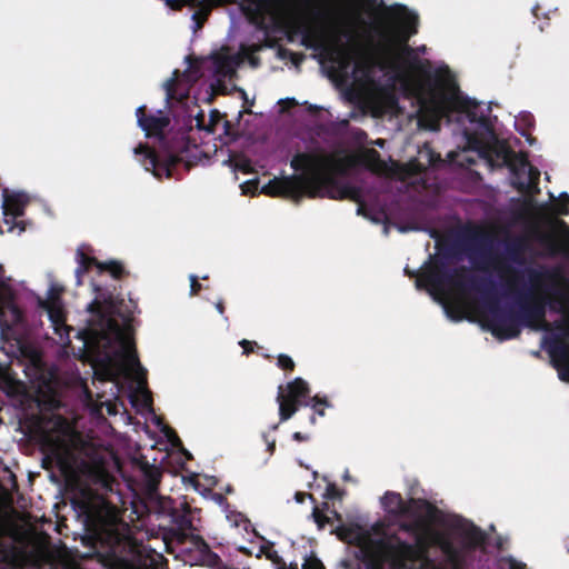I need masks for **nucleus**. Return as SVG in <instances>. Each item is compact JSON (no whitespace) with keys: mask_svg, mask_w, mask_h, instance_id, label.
I'll list each match as a JSON object with an SVG mask.
<instances>
[{"mask_svg":"<svg viewBox=\"0 0 569 569\" xmlns=\"http://www.w3.org/2000/svg\"><path fill=\"white\" fill-rule=\"evenodd\" d=\"M510 293H518L517 308H501L496 297L483 300L487 309L483 328L503 341L518 338L521 327L539 330L547 326V307L557 310L569 301V279L558 268L539 266L517 269L502 259L492 263Z\"/></svg>","mask_w":569,"mask_h":569,"instance_id":"1","label":"nucleus"},{"mask_svg":"<svg viewBox=\"0 0 569 569\" xmlns=\"http://www.w3.org/2000/svg\"><path fill=\"white\" fill-rule=\"evenodd\" d=\"M386 17L400 27L402 47L398 54L385 63L383 68H389L400 72L402 67L400 61L408 64L426 76V82L409 81L403 82V89L408 97L418 100V124L429 131H439L441 121L455 112H466L471 122L480 124L487 123L485 114L478 116L476 109L479 103L468 97L461 96L459 87L448 70H438L435 74L425 70L430 67L428 60L421 61L415 53V50L407 44L409 38L418 32V16L410 12L403 4H392L386 7Z\"/></svg>","mask_w":569,"mask_h":569,"instance_id":"2","label":"nucleus"},{"mask_svg":"<svg viewBox=\"0 0 569 569\" xmlns=\"http://www.w3.org/2000/svg\"><path fill=\"white\" fill-rule=\"evenodd\" d=\"M71 503L84 528L82 543L93 550L100 562L110 569H136L143 546L120 510L89 490L81 491Z\"/></svg>","mask_w":569,"mask_h":569,"instance_id":"3","label":"nucleus"},{"mask_svg":"<svg viewBox=\"0 0 569 569\" xmlns=\"http://www.w3.org/2000/svg\"><path fill=\"white\" fill-rule=\"evenodd\" d=\"M355 164L351 157H338L321 149L311 152H297L290 166L300 174L271 179L261 192L272 198H284L299 203L305 197L310 199H351L358 201L359 190L352 186H338L337 176H343Z\"/></svg>","mask_w":569,"mask_h":569,"instance_id":"4","label":"nucleus"},{"mask_svg":"<svg viewBox=\"0 0 569 569\" xmlns=\"http://www.w3.org/2000/svg\"><path fill=\"white\" fill-rule=\"evenodd\" d=\"M385 511L397 518H407L399 523V530L411 535L415 542L402 540L397 533H392L387 540L381 541L380 547L389 569H415L410 562H415L427 552L431 525L439 513L437 506L423 498H410L403 500L399 492L387 491L381 499Z\"/></svg>","mask_w":569,"mask_h":569,"instance_id":"5","label":"nucleus"},{"mask_svg":"<svg viewBox=\"0 0 569 569\" xmlns=\"http://www.w3.org/2000/svg\"><path fill=\"white\" fill-rule=\"evenodd\" d=\"M449 286L461 293L476 291L485 300L491 292L493 282L488 278L473 274L467 267L448 269L441 258H430L422 272L417 277V289H428L430 292L443 291Z\"/></svg>","mask_w":569,"mask_h":569,"instance_id":"6","label":"nucleus"},{"mask_svg":"<svg viewBox=\"0 0 569 569\" xmlns=\"http://www.w3.org/2000/svg\"><path fill=\"white\" fill-rule=\"evenodd\" d=\"M461 546H456L450 539L437 532L431 527L429 536V547L438 546L449 562L457 569H460L466 562L468 552L475 551L485 546L487 536L485 531L471 523L470 526L460 530Z\"/></svg>","mask_w":569,"mask_h":569,"instance_id":"7","label":"nucleus"},{"mask_svg":"<svg viewBox=\"0 0 569 569\" xmlns=\"http://www.w3.org/2000/svg\"><path fill=\"white\" fill-rule=\"evenodd\" d=\"M310 398V387L302 378H295L284 388L279 386L277 395L279 421L284 422L291 419L300 407L309 406Z\"/></svg>","mask_w":569,"mask_h":569,"instance_id":"8","label":"nucleus"},{"mask_svg":"<svg viewBox=\"0 0 569 569\" xmlns=\"http://www.w3.org/2000/svg\"><path fill=\"white\" fill-rule=\"evenodd\" d=\"M4 267L0 263V330L1 333L10 331L14 325L22 321V311L16 303V292L6 278Z\"/></svg>","mask_w":569,"mask_h":569,"instance_id":"9","label":"nucleus"},{"mask_svg":"<svg viewBox=\"0 0 569 569\" xmlns=\"http://www.w3.org/2000/svg\"><path fill=\"white\" fill-rule=\"evenodd\" d=\"M153 508L157 519L167 520L170 530L183 532L192 529L191 508L188 503L183 502L178 508L171 498H159Z\"/></svg>","mask_w":569,"mask_h":569,"instance_id":"10","label":"nucleus"},{"mask_svg":"<svg viewBox=\"0 0 569 569\" xmlns=\"http://www.w3.org/2000/svg\"><path fill=\"white\" fill-rule=\"evenodd\" d=\"M94 292L96 298L88 306L89 312L99 317L119 316L124 322L131 321L133 312L129 309L122 310L123 299L99 286H94Z\"/></svg>","mask_w":569,"mask_h":569,"instance_id":"11","label":"nucleus"},{"mask_svg":"<svg viewBox=\"0 0 569 569\" xmlns=\"http://www.w3.org/2000/svg\"><path fill=\"white\" fill-rule=\"evenodd\" d=\"M28 204V199L24 194L13 193L4 197L3 201V214H4V223L10 224L9 231H12L13 228H19V232H23L26 230V224L23 221H16L17 218L22 217L24 214L26 206Z\"/></svg>","mask_w":569,"mask_h":569,"instance_id":"12","label":"nucleus"},{"mask_svg":"<svg viewBox=\"0 0 569 569\" xmlns=\"http://www.w3.org/2000/svg\"><path fill=\"white\" fill-rule=\"evenodd\" d=\"M139 127L147 137L162 138L164 129L169 126L170 119L162 111L158 114H147L146 106H140L136 111Z\"/></svg>","mask_w":569,"mask_h":569,"instance_id":"13","label":"nucleus"},{"mask_svg":"<svg viewBox=\"0 0 569 569\" xmlns=\"http://www.w3.org/2000/svg\"><path fill=\"white\" fill-rule=\"evenodd\" d=\"M561 335L556 337L555 339L548 342V352L551 359L557 363H568L569 362V341L566 339L569 338V322H563L558 325L557 327Z\"/></svg>","mask_w":569,"mask_h":569,"instance_id":"14","label":"nucleus"},{"mask_svg":"<svg viewBox=\"0 0 569 569\" xmlns=\"http://www.w3.org/2000/svg\"><path fill=\"white\" fill-rule=\"evenodd\" d=\"M137 154H144L149 160V163L153 168H162L167 171V176L170 177L172 174V170L181 162V158L174 153H167L163 157L157 154L153 150H151L147 144H140L134 149Z\"/></svg>","mask_w":569,"mask_h":569,"instance_id":"15","label":"nucleus"},{"mask_svg":"<svg viewBox=\"0 0 569 569\" xmlns=\"http://www.w3.org/2000/svg\"><path fill=\"white\" fill-rule=\"evenodd\" d=\"M511 186L521 193H528L531 190H538V184L540 180V171L535 166L528 164L519 170L518 174H511Z\"/></svg>","mask_w":569,"mask_h":569,"instance_id":"16","label":"nucleus"},{"mask_svg":"<svg viewBox=\"0 0 569 569\" xmlns=\"http://www.w3.org/2000/svg\"><path fill=\"white\" fill-rule=\"evenodd\" d=\"M496 157L507 166L511 174H518L520 169L528 164V156L525 152H516L509 146L501 143L493 149Z\"/></svg>","mask_w":569,"mask_h":569,"instance_id":"17","label":"nucleus"},{"mask_svg":"<svg viewBox=\"0 0 569 569\" xmlns=\"http://www.w3.org/2000/svg\"><path fill=\"white\" fill-rule=\"evenodd\" d=\"M487 240V236L478 228H468L463 231L461 239L453 244L466 251L470 260L477 263L478 250L476 247L482 244Z\"/></svg>","mask_w":569,"mask_h":569,"instance_id":"18","label":"nucleus"},{"mask_svg":"<svg viewBox=\"0 0 569 569\" xmlns=\"http://www.w3.org/2000/svg\"><path fill=\"white\" fill-rule=\"evenodd\" d=\"M142 473L146 492L150 500L156 505V501L161 498L158 495V490L161 482L162 472L158 467L146 463L142 467Z\"/></svg>","mask_w":569,"mask_h":569,"instance_id":"19","label":"nucleus"},{"mask_svg":"<svg viewBox=\"0 0 569 569\" xmlns=\"http://www.w3.org/2000/svg\"><path fill=\"white\" fill-rule=\"evenodd\" d=\"M301 43L307 47V48H311V49H315V50H319V49H325V50H328L330 51L331 53H337V59H335L336 61L339 62V64L342 67V68H346L348 64H349V61H350V58L348 56V53L345 51V50H333V49H329L327 47H325L319 40H318V37L317 34H315L313 32H311L309 29H305L303 31V34H302V40H301Z\"/></svg>","mask_w":569,"mask_h":569,"instance_id":"20","label":"nucleus"},{"mask_svg":"<svg viewBox=\"0 0 569 569\" xmlns=\"http://www.w3.org/2000/svg\"><path fill=\"white\" fill-rule=\"evenodd\" d=\"M193 541L199 551V560L201 565L212 568L219 566L221 562L220 557L210 549L209 545L201 536H196Z\"/></svg>","mask_w":569,"mask_h":569,"instance_id":"21","label":"nucleus"},{"mask_svg":"<svg viewBox=\"0 0 569 569\" xmlns=\"http://www.w3.org/2000/svg\"><path fill=\"white\" fill-rule=\"evenodd\" d=\"M40 306L48 312L50 320L56 327L64 323L66 316L58 297H48L47 300L40 302Z\"/></svg>","mask_w":569,"mask_h":569,"instance_id":"22","label":"nucleus"},{"mask_svg":"<svg viewBox=\"0 0 569 569\" xmlns=\"http://www.w3.org/2000/svg\"><path fill=\"white\" fill-rule=\"evenodd\" d=\"M507 258L515 262L521 263L522 256L527 250V240L522 237H515L506 241Z\"/></svg>","mask_w":569,"mask_h":569,"instance_id":"23","label":"nucleus"},{"mask_svg":"<svg viewBox=\"0 0 569 569\" xmlns=\"http://www.w3.org/2000/svg\"><path fill=\"white\" fill-rule=\"evenodd\" d=\"M104 272H108L116 280H121L129 274L123 263L118 260L101 261L99 273Z\"/></svg>","mask_w":569,"mask_h":569,"instance_id":"24","label":"nucleus"},{"mask_svg":"<svg viewBox=\"0 0 569 569\" xmlns=\"http://www.w3.org/2000/svg\"><path fill=\"white\" fill-rule=\"evenodd\" d=\"M77 256L79 266L76 269V276L78 277V279H80L92 267H96L99 271V266L101 264V261H99L96 257L88 256L80 250H78ZM80 282L81 280H78V283Z\"/></svg>","mask_w":569,"mask_h":569,"instance_id":"25","label":"nucleus"},{"mask_svg":"<svg viewBox=\"0 0 569 569\" xmlns=\"http://www.w3.org/2000/svg\"><path fill=\"white\" fill-rule=\"evenodd\" d=\"M361 162L371 170L381 169L385 166L380 153L373 148L366 149L361 153Z\"/></svg>","mask_w":569,"mask_h":569,"instance_id":"26","label":"nucleus"},{"mask_svg":"<svg viewBox=\"0 0 569 569\" xmlns=\"http://www.w3.org/2000/svg\"><path fill=\"white\" fill-rule=\"evenodd\" d=\"M310 400L312 401V413L309 417V422L310 425H315L317 420L316 416L323 417L326 415L325 409L331 405L327 398H319L318 396L310 398Z\"/></svg>","mask_w":569,"mask_h":569,"instance_id":"27","label":"nucleus"},{"mask_svg":"<svg viewBox=\"0 0 569 569\" xmlns=\"http://www.w3.org/2000/svg\"><path fill=\"white\" fill-rule=\"evenodd\" d=\"M260 552L266 556L268 560H270L278 569H287L286 562L283 558L278 553L277 550L273 549V545L268 542L267 545H262L260 547Z\"/></svg>","mask_w":569,"mask_h":569,"instance_id":"28","label":"nucleus"},{"mask_svg":"<svg viewBox=\"0 0 569 569\" xmlns=\"http://www.w3.org/2000/svg\"><path fill=\"white\" fill-rule=\"evenodd\" d=\"M426 156L428 158L427 166L419 162L418 160L411 161L409 163V167L413 173H423L427 170L428 166H433L437 161L440 160V156L429 148L426 150Z\"/></svg>","mask_w":569,"mask_h":569,"instance_id":"29","label":"nucleus"},{"mask_svg":"<svg viewBox=\"0 0 569 569\" xmlns=\"http://www.w3.org/2000/svg\"><path fill=\"white\" fill-rule=\"evenodd\" d=\"M122 359L132 368H137L140 371H143V368L140 365L137 351L134 348H124L121 351Z\"/></svg>","mask_w":569,"mask_h":569,"instance_id":"30","label":"nucleus"},{"mask_svg":"<svg viewBox=\"0 0 569 569\" xmlns=\"http://www.w3.org/2000/svg\"><path fill=\"white\" fill-rule=\"evenodd\" d=\"M539 242L548 249L549 254H556L559 252L558 244L552 234L540 233L538 237Z\"/></svg>","mask_w":569,"mask_h":569,"instance_id":"31","label":"nucleus"},{"mask_svg":"<svg viewBox=\"0 0 569 569\" xmlns=\"http://www.w3.org/2000/svg\"><path fill=\"white\" fill-rule=\"evenodd\" d=\"M178 76H179V70H174L173 77L168 79L164 83L167 100L178 99L177 98Z\"/></svg>","mask_w":569,"mask_h":569,"instance_id":"32","label":"nucleus"},{"mask_svg":"<svg viewBox=\"0 0 569 569\" xmlns=\"http://www.w3.org/2000/svg\"><path fill=\"white\" fill-rule=\"evenodd\" d=\"M277 366L281 370L290 371V372L293 371L295 368H296V363H295L293 359L290 356L286 355V353L278 355V357H277Z\"/></svg>","mask_w":569,"mask_h":569,"instance_id":"33","label":"nucleus"},{"mask_svg":"<svg viewBox=\"0 0 569 569\" xmlns=\"http://www.w3.org/2000/svg\"><path fill=\"white\" fill-rule=\"evenodd\" d=\"M187 61L189 63V68L186 72L193 76L194 81L198 80L201 72V61L198 58H193L191 56L187 57Z\"/></svg>","mask_w":569,"mask_h":569,"instance_id":"34","label":"nucleus"},{"mask_svg":"<svg viewBox=\"0 0 569 569\" xmlns=\"http://www.w3.org/2000/svg\"><path fill=\"white\" fill-rule=\"evenodd\" d=\"M302 569H326L322 561L313 553L308 556L302 563Z\"/></svg>","mask_w":569,"mask_h":569,"instance_id":"35","label":"nucleus"},{"mask_svg":"<svg viewBox=\"0 0 569 569\" xmlns=\"http://www.w3.org/2000/svg\"><path fill=\"white\" fill-rule=\"evenodd\" d=\"M312 517L319 529L325 528V526L330 521L329 517H327L325 512L317 507L312 511Z\"/></svg>","mask_w":569,"mask_h":569,"instance_id":"36","label":"nucleus"},{"mask_svg":"<svg viewBox=\"0 0 569 569\" xmlns=\"http://www.w3.org/2000/svg\"><path fill=\"white\" fill-rule=\"evenodd\" d=\"M315 16L320 19H332L337 16V10L333 7H327L323 10H317Z\"/></svg>","mask_w":569,"mask_h":569,"instance_id":"37","label":"nucleus"},{"mask_svg":"<svg viewBox=\"0 0 569 569\" xmlns=\"http://www.w3.org/2000/svg\"><path fill=\"white\" fill-rule=\"evenodd\" d=\"M190 296H197L202 289V284L198 281V277L190 274Z\"/></svg>","mask_w":569,"mask_h":569,"instance_id":"38","label":"nucleus"},{"mask_svg":"<svg viewBox=\"0 0 569 569\" xmlns=\"http://www.w3.org/2000/svg\"><path fill=\"white\" fill-rule=\"evenodd\" d=\"M326 498L328 499H336L341 496L340 490L335 483H329L326 488Z\"/></svg>","mask_w":569,"mask_h":569,"instance_id":"39","label":"nucleus"},{"mask_svg":"<svg viewBox=\"0 0 569 569\" xmlns=\"http://www.w3.org/2000/svg\"><path fill=\"white\" fill-rule=\"evenodd\" d=\"M166 436L168 437V439L172 443V446H174V447L181 446L182 447V442L173 429L168 428Z\"/></svg>","mask_w":569,"mask_h":569,"instance_id":"40","label":"nucleus"},{"mask_svg":"<svg viewBox=\"0 0 569 569\" xmlns=\"http://www.w3.org/2000/svg\"><path fill=\"white\" fill-rule=\"evenodd\" d=\"M284 52L289 54L291 62L296 67H299L302 63V61L305 60V56L302 53H297V52H292V51H284Z\"/></svg>","mask_w":569,"mask_h":569,"instance_id":"41","label":"nucleus"},{"mask_svg":"<svg viewBox=\"0 0 569 569\" xmlns=\"http://www.w3.org/2000/svg\"><path fill=\"white\" fill-rule=\"evenodd\" d=\"M561 198L566 201V203L559 209V213L567 216V214H569V208H568L569 194L565 192L561 194Z\"/></svg>","mask_w":569,"mask_h":569,"instance_id":"42","label":"nucleus"},{"mask_svg":"<svg viewBox=\"0 0 569 569\" xmlns=\"http://www.w3.org/2000/svg\"><path fill=\"white\" fill-rule=\"evenodd\" d=\"M509 569H527V566L523 562L517 561L513 558L508 560Z\"/></svg>","mask_w":569,"mask_h":569,"instance_id":"43","label":"nucleus"},{"mask_svg":"<svg viewBox=\"0 0 569 569\" xmlns=\"http://www.w3.org/2000/svg\"><path fill=\"white\" fill-rule=\"evenodd\" d=\"M258 184H259L258 179H252L250 181H247L246 183L242 184L243 192L246 193V192L250 191V188L257 189Z\"/></svg>","mask_w":569,"mask_h":569,"instance_id":"44","label":"nucleus"},{"mask_svg":"<svg viewBox=\"0 0 569 569\" xmlns=\"http://www.w3.org/2000/svg\"><path fill=\"white\" fill-rule=\"evenodd\" d=\"M229 67H230V64H229V61H228L227 58L220 57V58L217 59V68H218L219 71H223L224 72V69L229 68Z\"/></svg>","mask_w":569,"mask_h":569,"instance_id":"45","label":"nucleus"},{"mask_svg":"<svg viewBox=\"0 0 569 569\" xmlns=\"http://www.w3.org/2000/svg\"><path fill=\"white\" fill-rule=\"evenodd\" d=\"M240 346L243 348V352L246 355L252 352L253 350V342L249 340L243 339L242 341H240Z\"/></svg>","mask_w":569,"mask_h":569,"instance_id":"46","label":"nucleus"},{"mask_svg":"<svg viewBox=\"0 0 569 569\" xmlns=\"http://www.w3.org/2000/svg\"><path fill=\"white\" fill-rule=\"evenodd\" d=\"M292 439L298 442H303V441H308L310 439V437L300 431H296L292 433Z\"/></svg>","mask_w":569,"mask_h":569,"instance_id":"47","label":"nucleus"},{"mask_svg":"<svg viewBox=\"0 0 569 569\" xmlns=\"http://www.w3.org/2000/svg\"><path fill=\"white\" fill-rule=\"evenodd\" d=\"M9 551L0 545V563H6L9 561Z\"/></svg>","mask_w":569,"mask_h":569,"instance_id":"48","label":"nucleus"},{"mask_svg":"<svg viewBox=\"0 0 569 569\" xmlns=\"http://www.w3.org/2000/svg\"><path fill=\"white\" fill-rule=\"evenodd\" d=\"M295 498H296L297 502L303 503L306 498L313 499V496L311 493H305V492L299 491V492H296Z\"/></svg>","mask_w":569,"mask_h":569,"instance_id":"49","label":"nucleus"},{"mask_svg":"<svg viewBox=\"0 0 569 569\" xmlns=\"http://www.w3.org/2000/svg\"><path fill=\"white\" fill-rule=\"evenodd\" d=\"M238 169L244 173H249L251 171L250 163L248 160H243L241 163L237 164Z\"/></svg>","mask_w":569,"mask_h":569,"instance_id":"50","label":"nucleus"},{"mask_svg":"<svg viewBox=\"0 0 569 569\" xmlns=\"http://www.w3.org/2000/svg\"><path fill=\"white\" fill-rule=\"evenodd\" d=\"M186 4V0H170V6L172 9H181Z\"/></svg>","mask_w":569,"mask_h":569,"instance_id":"51","label":"nucleus"},{"mask_svg":"<svg viewBox=\"0 0 569 569\" xmlns=\"http://www.w3.org/2000/svg\"><path fill=\"white\" fill-rule=\"evenodd\" d=\"M216 309L218 310V312L220 315H223L224 313V302L223 300H219L217 303H216Z\"/></svg>","mask_w":569,"mask_h":569,"instance_id":"52","label":"nucleus"},{"mask_svg":"<svg viewBox=\"0 0 569 569\" xmlns=\"http://www.w3.org/2000/svg\"><path fill=\"white\" fill-rule=\"evenodd\" d=\"M49 297H58V299L60 300V290L52 287L50 290H49Z\"/></svg>","mask_w":569,"mask_h":569,"instance_id":"53","label":"nucleus"},{"mask_svg":"<svg viewBox=\"0 0 569 569\" xmlns=\"http://www.w3.org/2000/svg\"><path fill=\"white\" fill-rule=\"evenodd\" d=\"M284 102L287 104H289L290 107H296L298 104L297 101L295 100V98H288L284 100Z\"/></svg>","mask_w":569,"mask_h":569,"instance_id":"54","label":"nucleus"},{"mask_svg":"<svg viewBox=\"0 0 569 569\" xmlns=\"http://www.w3.org/2000/svg\"><path fill=\"white\" fill-rule=\"evenodd\" d=\"M557 224H558L559 227H561V228H566V229L568 228L567 223H566L563 220H561V219H558V220H557Z\"/></svg>","mask_w":569,"mask_h":569,"instance_id":"55","label":"nucleus"},{"mask_svg":"<svg viewBox=\"0 0 569 569\" xmlns=\"http://www.w3.org/2000/svg\"><path fill=\"white\" fill-rule=\"evenodd\" d=\"M405 272L406 274H408L409 277H416L417 273L415 271H411V270H408L407 268L405 269Z\"/></svg>","mask_w":569,"mask_h":569,"instance_id":"56","label":"nucleus"},{"mask_svg":"<svg viewBox=\"0 0 569 569\" xmlns=\"http://www.w3.org/2000/svg\"><path fill=\"white\" fill-rule=\"evenodd\" d=\"M418 51L421 52V53H425L426 52V46L419 47Z\"/></svg>","mask_w":569,"mask_h":569,"instance_id":"57","label":"nucleus"},{"mask_svg":"<svg viewBox=\"0 0 569 569\" xmlns=\"http://www.w3.org/2000/svg\"><path fill=\"white\" fill-rule=\"evenodd\" d=\"M376 143H377L379 147H383L385 141H383V140H381V139H379V140H377V142H376Z\"/></svg>","mask_w":569,"mask_h":569,"instance_id":"58","label":"nucleus"},{"mask_svg":"<svg viewBox=\"0 0 569 569\" xmlns=\"http://www.w3.org/2000/svg\"><path fill=\"white\" fill-rule=\"evenodd\" d=\"M335 516L337 517V519L341 518L340 515L337 511H335Z\"/></svg>","mask_w":569,"mask_h":569,"instance_id":"59","label":"nucleus"},{"mask_svg":"<svg viewBox=\"0 0 569 569\" xmlns=\"http://www.w3.org/2000/svg\"><path fill=\"white\" fill-rule=\"evenodd\" d=\"M269 448L273 449L274 448V442L270 443Z\"/></svg>","mask_w":569,"mask_h":569,"instance_id":"60","label":"nucleus"},{"mask_svg":"<svg viewBox=\"0 0 569 569\" xmlns=\"http://www.w3.org/2000/svg\"><path fill=\"white\" fill-rule=\"evenodd\" d=\"M278 426H279V425H274V426L272 427V429H273V430H277V429H278Z\"/></svg>","mask_w":569,"mask_h":569,"instance_id":"61","label":"nucleus"},{"mask_svg":"<svg viewBox=\"0 0 569 569\" xmlns=\"http://www.w3.org/2000/svg\"><path fill=\"white\" fill-rule=\"evenodd\" d=\"M184 453L187 457H190V452H188L187 450H184Z\"/></svg>","mask_w":569,"mask_h":569,"instance_id":"62","label":"nucleus"},{"mask_svg":"<svg viewBox=\"0 0 569 569\" xmlns=\"http://www.w3.org/2000/svg\"><path fill=\"white\" fill-rule=\"evenodd\" d=\"M110 380H113L114 373H110Z\"/></svg>","mask_w":569,"mask_h":569,"instance_id":"63","label":"nucleus"},{"mask_svg":"<svg viewBox=\"0 0 569 569\" xmlns=\"http://www.w3.org/2000/svg\"><path fill=\"white\" fill-rule=\"evenodd\" d=\"M289 569H298V568H297V566H295V567H293V566H290V568H289Z\"/></svg>","mask_w":569,"mask_h":569,"instance_id":"64","label":"nucleus"}]
</instances>
